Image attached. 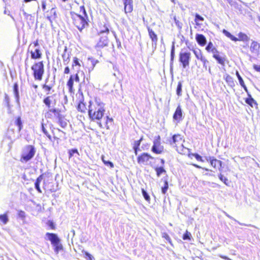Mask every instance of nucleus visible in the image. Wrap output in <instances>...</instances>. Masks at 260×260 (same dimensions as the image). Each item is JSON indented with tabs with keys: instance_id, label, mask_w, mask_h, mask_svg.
<instances>
[{
	"instance_id": "obj_27",
	"label": "nucleus",
	"mask_w": 260,
	"mask_h": 260,
	"mask_svg": "<svg viewBox=\"0 0 260 260\" xmlns=\"http://www.w3.org/2000/svg\"><path fill=\"white\" fill-rule=\"evenodd\" d=\"M213 57L217 60L218 63L224 66L226 58L225 55L221 56L219 54L213 55Z\"/></svg>"
},
{
	"instance_id": "obj_35",
	"label": "nucleus",
	"mask_w": 260,
	"mask_h": 260,
	"mask_svg": "<svg viewBox=\"0 0 260 260\" xmlns=\"http://www.w3.org/2000/svg\"><path fill=\"white\" fill-rule=\"evenodd\" d=\"M68 154H69V158H72L75 154L79 155V152H78L77 149H76V148L69 150Z\"/></svg>"
},
{
	"instance_id": "obj_5",
	"label": "nucleus",
	"mask_w": 260,
	"mask_h": 260,
	"mask_svg": "<svg viewBox=\"0 0 260 260\" xmlns=\"http://www.w3.org/2000/svg\"><path fill=\"white\" fill-rule=\"evenodd\" d=\"M36 153L35 147L31 145H28L24 147L21 155L20 161L21 162H26L32 159Z\"/></svg>"
},
{
	"instance_id": "obj_55",
	"label": "nucleus",
	"mask_w": 260,
	"mask_h": 260,
	"mask_svg": "<svg viewBox=\"0 0 260 260\" xmlns=\"http://www.w3.org/2000/svg\"><path fill=\"white\" fill-rule=\"evenodd\" d=\"M177 136H178L177 135H174L173 136L172 138L170 140V143L171 144H174V143H176V138L177 137Z\"/></svg>"
},
{
	"instance_id": "obj_47",
	"label": "nucleus",
	"mask_w": 260,
	"mask_h": 260,
	"mask_svg": "<svg viewBox=\"0 0 260 260\" xmlns=\"http://www.w3.org/2000/svg\"><path fill=\"white\" fill-rule=\"evenodd\" d=\"M225 215L229 218L231 219H233L235 221L237 222V223H238L240 225H245V226H251V224H245V223H241L240 222H239V221L237 220L236 219H235L234 218H233V217H232L231 216H230V215H229L228 214H227L226 213H225Z\"/></svg>"
},
{
	"instance_id": "obj_45",
	"label": "nucleus",
	"mask_w": 260,
	"mask_h": 260,
	"mask_svg": "<svg viewBox=\"0 0 260 260\" xmlns=\"http://www.w3.org/2000/svg\"><path fill=\"white\" fill-rule=\"evenodd\" d=\"M41 128H42V131H43V132L44 133V134H45L47 136V137L49 138V139L50 140H52V136L48 134V132L45 128L44 124L43 123H42V125H41Z\"/></svg>"
},
{
	"instance_id": "obj_44",
	"label": "nucleus",
	"mask_w": 260,
	"mask_h": 260,
	"mask_svg": "<svg viewBox=\"0 0 260 260\" xmlns=\"http://www.w3.org/2000/svg\"><path fill=\"white\" fill-rule=\"evenodd\" d=\"M219 179L222 181L226 185H229V180L228 178L224 177L222 174L220 173L218 175Z\"/></svg>"
},
{
	"instance_id": "obj_53",
	"label": "nucleus",
	"mask_w": 260,
	"mask_h": 260,
	"mask_svg": "<svg viewBox=\"0 0 260 260\" xmlns=\"http://www.w3.org/2000/svg\"><path fill=\"white\" fill-rule=\"evenodd\" d=\"M214 47L213 43L211 42H209L205 49L208 52H210L211 50Z\"/></svg>"
},
{
	"instance_id": "obj_2",
	"label": "nucleus",
	"mask_w": 260,
	"mask_h": 260,
	"mask_svg": "<svg viewBox=\"0 0 260 260\" xmlns=\"http://www.w3.org/2000/svg\"><path fill=\"white\" fill-rule=\"evenodd\" d=\"M42 181H43V188L46 191L52 192L54 191L52 175L49 173H45L40 175L35 182V187L39 193L42 192L40 186Z\"/></svg>"
},
{
	"instance_id": "obj_40",
	"label": "nucleus",
	"mask_w": 260,
	"mask_h": 260,
	"mask_svg": "<svg viewBox=\"0 0 260 260\" xmlns=\"http://www.w3.org/2000/svg\"><path fill=\"white\" fill-rule=\"evenodd\" d=\"M226 82L228 83V85L231 87H233L234 86V82L233 81V78L229 75L227 76L225 78Z\"/></svg>"
},
{
	"instance_id": "obj_34",
	"label": "nucleus",
	"mask_w": 260,
	"mask_h": 260,
	"mask_svg": "<svg viewBox=\"0 0 260 260\" xmlns=\"http://www.w3.org/2000/svg\"><path fill=\"white\" fill-rule=\"evenodd\" d=\"M82 252L84 254V257L87 260H94V257L91 254H90L89 252H88L87 251H86L84 250H82Z\"/></svg>"
},
{
	"instance_id": "obj_58",
	"label": "nucleus",
	"mask_w": 260,
	"mask_h": 260,
	"mask_svg": "<svg viewBox=\"0 0 260 260\" xmlns=\"http://www.w3.org/2000/svg\"><path fill=\"white\" fill-rule=\"evenodd\" d=\"M32 45H33L34 47H38L39 45V41L37 40L31 43V44H30L28 48H30Z\"/></svg>"
},
{
	"instance_id": "obj_3",
	"label": "nucleus",
	"mask_w": 260,
	"mask_h": 260,
	"mask_svg": "<svg viewBox=\"0 0 260 260\" xmlns=\"http://www.w3.org/2000/svg\"><path fill=\"white\" fill-rule=\"evenodd\" d=\"M80 14L74 12H71L70 14L73 23L80 31H81L88 25V20L87 14L83 5L80 7Z\"/></svg>"
},
{
	"instance_id": "obj_61",
	"label": "nucleus",
	"mask_w": 260,
	"mask_h": 260,
	"mask_svg": "<svg viewBox=\"0 0 260 260\" xmlns=\"http://www.w3.org/2000/svg\"><path fill=\"white\" fill-rule=\"evenodd\" d=\"M223 33L228 38H230L232 36V34L225 29L223 30Z\"/></svg>"
},
{
	"instance_id": "obj_7",
	"label": "nucleus",
	"mask_w": 260,
	"mask_h": 260,
	"mask_svg": "<svg viewBox=\"0 0 260 260\" xmlns=\"http://www.w3.org/2000/svg\"><path fill=\"white\" fill-rule=\"evenodd\" d=\"M160 136L158 135L154 138L151 151L156 154H161L165 151L164 146L161 144Z\"/></svg>"
},
{
	"instance_id": "obj_1",
	"label": "nucleus",
	"mask_w": 260,
	"mask_h": 260,
	"mask_svg": "<svg viewBox=\"0 0 260 260\" xmlns=\"http://www.w3.org/2000/svg\"><path fill=\"white\" fill-rule=\"evenodd\" d=\"M88 107V115L90 120L96 122L101 128L109 129L113 125V119L109 116H106L104 118V122L101 121L106 112L105 104L100 99L95 98L93 100L89 101Z\"/></svg>"
},
{
	"instance_id": "obj_15",
	"label": "nucleus",
	"mask_w": 260,
	"mask_h": 260,
	"mask_svg": "<svg viewBox=\"0 0 260 260\" xmlns=\"http://www.w3.org/2000/svg\"><path fill=\"white\" fill-rule=\"evenodd\" d=\"M27 53H30L31 58L34 60L40 59L42 57V51L39 48H36L35 50L28 48Z\"/></svg>"
},
{
	"instance_id": "obj_24",
	"label": "nucleus",
	"mask_w": 260,
	"mask_h": 260,
	"mask_svg": "<svg viewBox=\"0 0 260 260\" xmlns=\"http://www.w3.org/2000/svg\"><path fill=\"white\" fill-rule=\"evenodd\" d=\"M260 49V44L255 41H252L250 47V50L252 53H256Z\"/></svg>"
},
{
	"instance_id": "obj_46",
	"label": "nucleus",
	"mask_w": 260,
	"mask_h": 260,
	"mask_svg": "<svg viewBox=\"0 0 260 260\" xmlns=\"http://www.w3.org/2000/svg\"><path fill=\"white\" fill-rule=\"evenodd\" d=\"M191 238V235L190 233L188 232L187 231L183 234L182 236V238L184 240H190Z\"/></svg>"
},
{
	"instance_id": "obj_26",
	"label": "nucleus",
	"mask_w": 260,
	"mask_h": 260,
	"mask_svg": "<svg viewBox=\"0 0 260 260\" xmlns=\"http://www.w3.org/2000/svg\"><path fill=\"white\" fill-rule=\"evenodd\" d=\"M248 98L245 100L246 103L251 107H253V105H254L257 107L258 105L256 102L252 98L251 94L249 93H248Z\"/></svg>"
},
{
	"instance_id": "obj_32",
	"label": "nucleus",
	"mask_w": 260,
	"mask_h": 260,
	"mask_svg": "<svg viewBox=\"0 0 260 260\" xmlns=\"http://www.w3.org/2000/svg\"><path fill=\"white\" fill-rule=\"evenodd\" d=\"M88 60H89L91 63V66L88 69V70L89 72H90L93 70L95 64L98 62V61L90 58H88Z\"/></svg>"
},
{
	"instance_id": "obj_18",
	"label": "nucleus",
	"mask_w": 260,
	"mask_h": 260,
	"mask_svg": "<svg viewBox=\"0 0 260 260\" xmlns=\"http://www.w3.org/2000/svg\"><path fill=\"white\" fill-rule=\"evenodd\" d=\"M43 102L48 109L52 106L55 105L56 103V100L53 98V95L45 97Z\"/></svg>"
},
{
	"instance_id": "obj_10",
	"label": "nucleus",
	"mask_w": 260,
	"mask_h": 260,
	"mask_svg": "<svg viewBox=\"0 0 260 260\" xmlns=\"http://www.w3.org/2000/svg\"><path fill=\"white\" fill-rule=\"evenodd\" d=\"M79 102L77 107L78 112L81 113H88V108H87L86 103L84 102L83 95L82 92L79 93Z\"/></svg>"
},
{
	"instance_id": "obj_8",
	"label": "nucleus",
	"mask_w": 260,
	"mask_h": 260,
	"mask_svg": "<svg viewBox=\"0 0 260 260\" xmlns=\"http://www.w3.org/2000/svg\"><path fill=\"white\" fill-rule=\"evenodd\" d=\"M98 36L100 37L99 39L95 45V48L98 51L109 46L110 43V40L108 37V35H101Z\"/></svg>"
},
{
	"instance_id": "obj_11",
	"label": "nucleus",
	"mask_w": 260,
	"mask_h": 260,
	"mask_svg": "<svg viewBox=\"0 0 260 260\" xmlns=\"http://www.w3.org/2000/svg\"><path fill=\"white\" fill-rule=\"evenodd\" d=\"M61 114V110L57 108H49L45 113V117L48 119H53L57 117Z\"/></svg>"
},
{
	"instance_id": "obj_21",
	"label": "nucleus",
	"mask_w": 260,
	"mask_h": 260,
	"mask_svg": "<svg viewBox=\"0 0 260 260\" xmlns=\"http://www.w3.org/2000/svg\"><path fill=\"white\" fill-rule=\"evenodd\" d=\"M196 40L198 43L202 46H205L207 43L206 38L202 34H196Z\"/></svg>"
},
{
	"instance_id": "obj_14",
	"label": "nucleus",
	"mask_w": 260,
	"mask_h": 260,
	"mask_svg": "<svg viewBox=\"0 0 260 260\" xmlns=\"http://www.w3.org/2000/svg\"><path fill=\"white\" fill-rule=\"evenodd\" d=\"M190 58V52H184L180 53V62H181L184 68L188 66Z\"/></svg>"
},
{
	"instance_id": "obj_30",
	"label": "nucleus",
	"mask_w": 260,
	"mask_h": 260,
	"mask_svg": "<svg viewBox=\"0 0 260 260\" xmlns=\"http://www.w3.org/2000/svg\"><path fill=\"white\" fill-rule=\"evenodd\" d=\"M50 13L51 15L47 16V19L50 21L51 23H52V21L57 17V14L55 10L53 8L51 9Z\"/></svg>"
},
{
	"instance_id": "obj_13",
	"label": "nucleus",
	"mask_w": 260,
	"mask_h": 260,
	"mask_svg": "<svg viewBox=\"0 0 260 260\" xmlns=\"http://www.w3.org/2000/svg\"><path fill=\"white\" fill-rule=\"evenodd\" d=\"M52 141H56L57 143L65 135V133L57 128H53L52 130Z\"/></svg>"
},
{
	"instance_id": "obj_39",
	"label": "nucleus",
	"mask_w": 260,
	"mask_h": 260,
	"mask_svg": "<svg viewBox=\"0 0 260 260\" xmlns=\"http://www.w3.org/2000/svg\"><path fill=\"white\" fill-rule=\"evenodd\" d=\"M101 158H102V161L106 166H109L111 168H113L114 167V165L111 161L106 160L105 159L104 155H102Z\"/></svg>"
},
{
	"instance_id": "obj_57",
	"label": "nucleus",
	"mask_w": 260,
	"mask_h": 260,
	"mask_svg": "<svg viewBox=\"0 0 260 260\" xmlns=\"http://www.w3.org/2000/svg\"><path fill=\"white\" fill-rule=\"evenodd\" d=\"M201 61L203 63V67L206 70H207V66L206 64L207 63H208L209 61L205 57L203 59H202Z\"/></svg>"
},
{
	"instance_id": "obj_37",
	"label": "nucleus",
	"mask_w": 260,
	"mask_h": 260,
	"mask_svg": "<svg viewBox=\"0 0 260 260\" xmlns=\"http://www.w3.org/2000/svg\"><path fill=\"white\" fill-rule=\"evenodd\" d=\"M142 193L145 199V200L149 203L150 202L151 199L149 194L147 193L146 190L144 188L141 189Z\"/></svg>"
},
{
	"instance_id": "obj_41",
	"label": "nucleus",
	"mask_w": 260,
	"mask_h": 260,
	"mask_svg": "<svg viewBox=\"0 0 260 260\" xmlns=\"http://www.w3.org/2000/svg\"><path fill=\"white\" fill-rule=\"evenodd\" d=\"M169 188L168 182L167 180L164 181V185L161 188V192L163 194H166Z\"/></svg>"
},
{
	"instance_id": "obj_64",
	"label": "nucleus",
	"mask_w": 260,
	"mask_h": 260,
	"mask_svg": "<svg viewBox=\"0 0 260 260\" xmlns=\"http://www.w3.org/2000/svg\"><path fill=\"white\" fill-rule=\"evenodd\" d=\"M253 68L255 71L260 72V66L254 64Z\"/></svg>"
},
{
	"instance_id": "obj_49",
	"label": "nucleus",
	"mask_w": 260,
	"mask_h": 260,
	"mask_svg": "<svg viewBox=\"0 0 260 260\" xmlns=\"http://www.w3.org/2000/svg\"><path fill=\"white\" fill-rule=\"evenodd\" d=\"M13 90L15 95L18 97L19 95V91L18 85L17 83H15L13 85Z\"/></svg>"
},
{
	"instance_id": "obj_22",
	"label": "nucleus",
	"mask_w": 260,
	"mask_h": 260,
	"mask_svg": "<svg viewBox=\"0 0 260 260\" xmlns=\"http://www.w3.org/2000/svg\"><path fill=\"white\" fill-rule=\"evenodd\" d=\"M148 34L150 38L151 39L153 43L155 45L157 44V42L158 41V37L155 32L150 28H148Z\"/></svg>"
},
{
	"instance_id": "obj_36",
	"label": "nucleus",
	"mask_w": 260,
	"mask_h": 260,
	"mask_svg": "<svg viewBox=\"0 0 260 260\" xmlns=\"http://www.w3.org/2000/svg\"><path fill=\"white\" fill-rule=\"evenodd\" d=\"M42 88L47 92V94H49L51 90L52 89V86L46 84H44L42 85Z\"/></svg>"
},
{
	"instance_id": "obj_33",
	"label": "nucleus",
	"mask_w": 260,
	"mask_h": 260,
	"mask_svg": "<svg viewBox=\"0 0 260 260\" xmlns=\"http://www.w3.org/2000/svg\"><path fill=\"white\" fill-rule=\"evenodd\" d=\"M75 66H78L79 67L81 66L79 59L77 57H74L73 59V62L72 64V69H74V67Z\"/></svg>"
},
{
	"instance_id": "obj_20",
	"label": "nucleus",
	"mask_w": 260,
	"mask_h": 260,
	"mask_svg": "<svg viewBox=\"0 0 260 260\" xmlns=\"http://www.w3.org/2000/svg\"><path fill=\"white\" fill-rule=\"evenodd\" d=\"M143 140V136H141V138L136 141H135L133 144V148L134 150V153L135 155H137L138 151H139L140 150V146L141 145V143Z\"/></svg>"
},
{
	"instance_id": "obj_42",
	"label": "nucleus",
	"mask_w": 260,
	"mask_h": 260,
	"mask_svg": "<svg viewBox=\"0 0 260 260\" xmlns=\"http://www.w3.org/2000/svg\"><path fill=\"white\" fill-rule=\"evenodd\" d=\"M193 52L196 55V57L198 59H200V60H201L202 59H203L204 58V57L203 56V54L200 50H199L198 51L194 50Z\"/></svg>"
},
{
	"instance_id": "obj_43",
	"label": "nucleus",
	"mask_w": 260,
	"mask_h": 260,
	"mask_svg": "<svg viewBox=\"0 0 260 260\" xmlns=\"http://www.w3.org/2000/svg\"><path fill=\"white\" fill-rule=\"evenodd\" d=\"M192 156H194L198 161H204L202 156L198 153H189V157L192 158Z\"/></svg>"
},
{
	"instance_id": "obj_17",
	"label": "nucleus",
	"mask_w": 260,
	"mask_h": 260,
	"mask_svg": "<svg viewBox=\"0 0 260 260\" xmlns=\"http://www.w3.org/2000/svg\"><path fill=\"white\" fill-rule=\"evenodd\" d=\"M206 159L207 161H210V163L212 167L214 168H217V169L220 171L222 164V162L221 160H217V159L214 158V157L212 156L206 157Z\"/></svg>"
},
{
	"instance_id": "obj_19",
	"label": "nucleus",
	"mask_w": 260,
	"mask_h": 260,
	"mask_svg": "<svg viewBox=\"0 0 260 260\" xmlns=\"http://www.w3.org/2000/svg\"><path fill=\"white\" fill-rule=\"evenodd\" d=\"M124 4V10L126 14L131 13L133 11V0H122Z\"/></svg>"
},
{
	"instance_id": "obj_16",
	"label": "nucleus",
	"mask_w": 260,
	"mask_h": 260,
	"mask_svg": "<svg viewBox=\"0 0 260 260\" xmlns=\"http://www.w3.org/2000/svg\"><path fill=\"white\" fill-rule=\"evenodd\" d=\"M96 30L98 35H108L110 32L109 27L107 25V24L105 22L103 23H101L99 25L98 27L96 28Z\"/></svg>"
},
{
	"instance_id": "obj_62",
	"label": "nucleus",
	"mask_w": 260,
	"mask_h": 260,
	"mask_svg": "<svg viewBox=\"0 0 260 260\" xmlns=\"http://www.w3.org/2000/svg\"><path fill=\"white\" fill-rule=\"evenodd\" d=\"M179 115V107L177 108L176 111H175V113L174 114V115H173V118L175 119H177V115Z\"/></svg>"
},
{
	"instance_id": "obj_23",
	"label": "nucleus",
	"mask_w": 260,
	"mask_h": 260,
	"mask_svg": "<svg viewBox=\"0 0 260 260\" xmlns=\"http://www.w3.org/2000/svg\"><path fill=\"white\" fill-rule=\"evenodd\" d=\"M58 121L57 122L58 124L62 127L65 128L67 126V119L65 118V117L62 114L60 115L58 117H56Z\"/></svg>"
},
{
	"instance_id": "obj_6",
	"label": "nucleus",
	"mask_w": 260,
	"mask_h": 260,
	"mask_svg": "<svg viewBox=\"0 0 260 260\" xmlns=\"http://www.w3.org/2000/svg\"><path fill=\"white\" fill-rule=\"evenodd\" d=\"M46 236L50 241L51 244L54 247V250L55 253H58L59 251L62 250L63 246L60 242V239L58 237L57 234L55 233H47Z\"/></svg>"
},
{
	"instance_id": "obj_31",
	"label": "nucleus",
	"mask_w": 260,
	"mask_h": 260,
	"mask_svg": "<svg viewBox=\"0 0 260 260\" xmlns=\"http://www.w3.org/2000/svg\"><path fill=\"white\" fill-rule=\"evenodd\" d=\"M238 40L239 41H248L249 40V38L246 34L243 32H240L238 34Z\"/></svg>"
},
{
	"instance_id": "obj_38",
	"label": "nucleus",
	"mask_w": 260,
	"mask_h": 260,
	"mask_svg": "<svg viewBox=\"0 0 260 260\" xmlns=\"http://www.w3.org/2000/svg\"><path fill=\"white\" fill-rule=\"evenodd\" d=\"M0 220L3 224H5L8 221V218L7 213L0 215Z\"/></svg>"
},
{
	"instance_id": "obj_25",
	"label": "nucleus",
	"mask_w": 260,
	"mask_h": 260,
	"mask_svg": "<svg viewBox=\"0 0 260 260\" xmlns=\"http://www.w3.org/2000/svg\"><path fill=\"white\" fill-rule=\"evenodd\" d=\"M154 169L156 172V175L157 177H159L160 175L166 174L167 173L164 166L155 167Z\"/></svg>"
},
{
	"instance_id": "obj_4",
	"label": "nucleus",
	"mask_w": 260,
	"mask_h": 260,
	"mask_svg": "<svg viewBox=\"0 0 260 260\" xmlns=\"http://www.w3.org/2000/svg\"><path fill=\"white\" fill-rule=\"evenodd\" d=\"M32 75L35 80L41 81L45 74V66L43 61L35 62L31 66Z\"/></svg>"
},
{
	"instance_id": "obj_48",
	"label": "nucleus",
	"mask_w": 260,
	"mask_h": 260,
	"mask_svg": "<svg viewBox=\"0 0 260 260\" xmlns=\"http://www.w3.org/2000/svg\"><path fill=\"white\" fill-rule=\"evenodd\" d=\"M203 20H204L203 17H202L201 16H200L198 14H196V15H195V21H196V23L198 25L199 24V21H202Z\"/></svg>"
},
{
	"instance_id": "obj_63",
	"label": "nucleus",
	"mask_w": 260,
	"mask_h": 260,
	"mask_svg": "<svg viewBox=\"0 0 260 260\" xmlns=\"http://www.w3.org/2000/svg\"><path fill=\"white\" fill-rule=\"evenodd\" d=\"M70 73V69L68 66H67L64 70L63 73L64 74H69Z\"/></svg>"
},
{
	"instance_id": "obj_50",
	"label": "nucleus",
	"mask_w": 260,
	"mask_h": 260,
	"mask_svg": "<svg viewBox=\"0 0 260 260\" xmlns=\"http://www.w3.org/2000/svg\"><path fill=\"white\" fill-rule=\"evenodd\" d=\"M181 147H182L183 148L181 150V152H180V153L182 154H186L189 156V153H190L189 149L187 148H184L183 145H181Z\"/></svg>"
},
{
	"instance_id": "obj_29",
	"label": "nucleus",
	"mask_w": 260,
	"mask_h": 260,
	"mask_svg": "<svg viewBox=\"0 0 260 260\" xmlns=\"http://www.w3.org/2000/svg\"><path fill=\"white\" fill-rule=\"evenodd\" d=\"M15 124L18 127V131L20 132L23 128V122L20 116L16 117L15 121Z\"/></svg>"
},
{
	"instance_id": "obj_9",
	"label": "nucleus",
	"mask_w": 260,
	"mask_h": 260,
	"mask_svg": "<svg viewBox=\"0 0 260 260\" xmlns=\"http://www.w3.org/2000/svg\"><path fill=\"white\" fill-rule=\"evenodd\" d=\"M80 81V79L78 73L70 75L69 79L67 82V86L68 87L69 92L70 93H73L75 91L74 88V82H76L79 83Z\"/></svg>"
},
{
	"instance_id": "obj_60",
	"label": "nucleus",
	"mask_w": 260,
	"mask_h": 260,
	"mask_svg": "<svg viewBox=\"0 0 260 260\" xmlns=\"http://www.w3.org/2000/svg\"><path fill=\"white\" fill-rule=\"evenodd\" d=\"M162 237L166 239L169 243H171L170 238L167 233H164Z\"/></svg>"
},
{
	"instance_id": "obj_12",
	"label": "nucleus",
	"mask_w": 260,
	"mask_h": 260,
	"mask_svg": "<svg viewBox=\"0 0 260 260\" xmlns=\"http://www.w3.org/2000/svg\"><path fill=\"white\" fill-rule=\"evenodd\" d=\"M153 157L148 153L143 152L137 157V162L140 165H145Z\"/></svg>"
},
{
	"instance_id": "obj_51",
	"label": "nucleus",
	"mask_w": 260,
	"mask_h": 260,
	"mask_svg": "<svg viewBox=\"0 0 260 260\" xmlns=\"http://www.w3.org/2000/svg\"><path fill=\"white\" fill-rule=\"evenodd\" d=\"M47 224L49 226L50 229L53 230H55L56 227L53 221L48 220L47 222Z\"/></svg>"
},
{
	"instance_id": "obj_28",
	"label": "nucleus",
	"mask_w": 260,
	"mask_h": 260,
	"mask_svg": "<svg viewBox=\"0 0 260 260\" xmlns=\"http://www.w3.org/2000/svg\"><path fill=\"white\" fill-rule=\"evenodd\" d=\"M67 51V47L65 46L64 48V53L62 54L61 56L63 59V61L66 64H68L70 61V56L69 54H66Z\"/></svg>"
},
{
	"instance_id": "obj_54",
	"label": "nucleus",
	"mask_w": 260,
	"mask_h": 260,
	"mask_svg": "<svg viewBox=\"0 0 260 260\" xmlns=\"http://www.w3.org/2000/svg\"><path fill=\"white\" fill-rule=\"evenodd\" d=\"M18 215L19 217L23 219L25 217V213L22 210H19L18 212Z\"/></svg>"
},
{
	"instance_id": "obj_59",
	"label": "nucleus",
	"mask_w": 260,
	"mask_h": 260,
	"mask_svg": "<svg viewBox=\"0 0 260 260\" xmlns=\"http://www.w3.org/2000/svg\"><path fill=\"white\" fill-rule=\"evenodd\" d=\"M210 52L213 54V55H218V53H219L218 51L215 47L213 48L211 50Z\"/></svg>"
},
{
	"instance_id": "obj_52",
	"label": "nucleus",
	"mask_w": 260,
	"mask_h": 260,
	"mask_svg": "<svg viewBox=\"0 0 260 260\" xmlns=\"http://www.w3.org/2000/svg\"><path fill=\"white\" fill-rule=\"evenodd\" d=\"M236 75L238 79V80H239V82L240 85H242L243 84H244V81H243L242 78L241 77L238 71H236Z\"/></svg>"
},
{
	"instance_id": "obj_56",
	"label": "nucleus",
	"mask_w": 260,
	"mask_h": 260,
	"mask_svg": "<svg viewBox=\"0 0 260 260\" xmlns=\"http://www.w3.org/2000/svg\"><path fill=\"white\" fill-rule=\"evenodd\" d=\"M4 100L6 103L7 104V106H9L10 104V98L8 94H5Z\"/></svg>"
}]
</instances>
